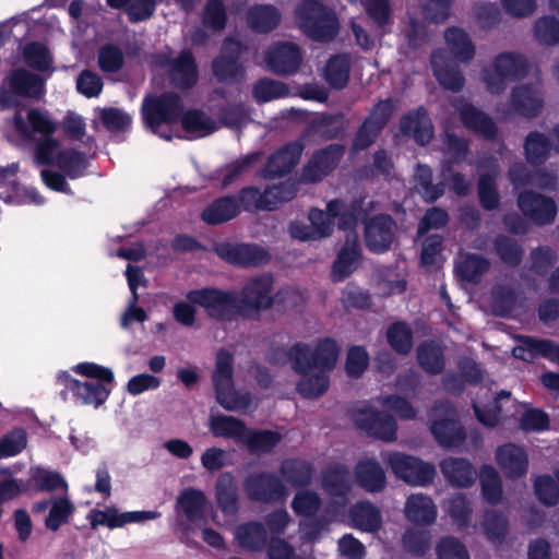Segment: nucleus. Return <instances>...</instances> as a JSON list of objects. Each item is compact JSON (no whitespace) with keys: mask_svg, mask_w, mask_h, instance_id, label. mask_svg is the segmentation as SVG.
Listing matches in <instances>:
<instances>
[{"mask_svg":"<svg viewBox=\"0 0 559 559\" xmlns=\"http://www.w3.org/2000/svg\"><path fill=\"white\" fill-rule=\"evenodd\" d=\"M273 288V276L264 273L249 280L240 294L233 289L204 287L188 292L187 299L202 307L211 319L230 322L237 318L255 319L262 311L271 309Z\"/></svg>","mask_w":559,"mask_h":559,"instance_id":"f257e3e1","label":"nucleus"},{"mask_svg":"<svg viewBox=\"0 0 559 559\" xmlns=\"http://www.w3.org/2000/svg\"><path fill=\"white\" fill-rule=\"evenodd\" d=\"M234 355L226 348H219L212 372L216 402L228 412L246 409L252 402L250 392L239 393L234 382Z\"/></svg>","mask_w":559,"mask_h":559,"instance_id":"f03ea898","label":"nucleus"},{"mask_svg":"<svg viewBox=\"0 0 559 559\" xmlns=\"http://www.w3.org/2000/svg\"><path fill=\"white\" fill-rule=\"evenodd\" d=\"M46 93L44 79L25 69H12L3 79L0 86V107L16 108L21 98L39 100Z\"/></svg>","mask_w":559,"mask_h":559,"instance_id":"7ed1b4c3","label":"nucleus"},{"mask_svg":"<svg viewBox=\"0 0 559 559\" xmlns=\"http://www.w3.org/2000/svg\"><path fill=\"white\" fill-rule=\"evenodd\" d=\"M182 98L175 92L147 95L142 103L141 114L144 124L155 134L169 141L170 134L159 132L163 124L177 123L182 115Z\"/></svg>","mask_w":559,"mask_h":559,"instance_id":"20e7f679","label":"nucleus"},{"mask_svg":"<svg viewBox=\"0 0 559 559\" xmlns=\"http://www.w3.org/2000/svg\"><path fill=\"white\" fill-rule=\"evenodd\" d=\"M530 63L525 56L504 51L499 53L493 60V69L484 72V81L489 93L493 95L501 94L507 86V82H515L528 74Z\"/></svg>","mask_w":559,"mask_h":559,"instance_id":"39448f33","label":"nucleus"},{"mask_svg":"<svg viewBox=\"0 0 559 559\" xmlns=\"http://www.w3.org/2000/svg\"><path fill=\"white\" fill-rule=\"evenodd\" d=\"M243 491L249 501L260 504H277L286 501L289 490L274 472L259 471L248 474Z\"/></svg>","mask_w":559,"mask_h":559,"instance_id":"423d86ee","label":"nucleus"},{"mask_svg":"<svg viewBox=\"0 0 559 559\" xmlns=\"http://www.w3.org/2000/svg\"><path fill=\"white\" fill-rule=\"evenodd\" d=\"M245 50L242 43L228 37L223 44V51L212 61V72L215 79L226 85L240 84L246 79V67L240 61Z\"/></svg>","mask_w":559,"mask_h":559,"instance_id":"0eeeda50","label":"nucleus"},{"mask_svg":"<svg viewBox=\"0 0 559 559\" xmlns=\"http://www.w3.org/2000/svg\"><path fill=\"white\" fill-rule=\"evenodd\" d=\"M385 462L392 473L408 485L427 486L436 476V467L432 463L424 462L411 454L395 451L388 455Z\"/></svg>","mask_w":559,"mask_h":559,"instance_id":"6e6552de","label":"nucleus"},{"mask_svg":"<svg viewBox=\"0 0 559 559\" xmlns=\"http://www.w3.org/2000/svg\"><path fill=\"white\" fill-rule=\"evenodd\" d=\"M215 253L228 264L238 267L262 266L271 260V254L255 243L222 241L214 246Z\"/></svg>","mask_w":559,"mask_h":559,"instance_id":"1a4fd4ad","label":"nucleus"},{"mask_svg":"<svg viewBox=\"0 0 559 559\" xmlns=\"http://www.w3.org/2000/svg\"><path fill=\"white\" fill-rule=\"evenodd\" d=\"M396 233L397 223L390 214H376L365 221V246L371 253H385L391 250Z\"/></svg>","mask_w":559,"mask_h":559,"instance_id":"9d476101","label":"nucleus"},{"mask_svg":"<svg viewBox=\"0 0 559 559\" xmlns=\"http://www.w3.org/2000/svg\"><path fill=\"white\" fill-rule=\"evenodd\" d=\"M353 421L358 429L370 437L386 442L396 439L397 424L389 413L378 411L374 407H362L353 413Z\"/></svg>","mask_w":559,"mask_h":559,"instance_id":"9b49d317","label":"nucleus"},{"mask_svg":"<svg viewBox=\"0 0 559 559\" xmlns=\"http://www.w3.org/2000/svg\"><path fill=\"white\" fill-rule=\"evenodd\" d=\"M345 154V145L331 143L313 152L302 169L307 182L317 183L329 176L340 164Z\"/></svg>","mask_w":559,"mask_h":559,"instance_id":"f8f14e48","label":"nucleus"},{"mask_svg":"<svg viewBox=\"0 0 559 559\" xmlns=\"http://www.w3.org/2000/svg\"><path fill=\"white\" fill-rule=\"evenodd\" d=\"M518 206L522 214L537 226L552 224L558 213L557 203L552 198L533 190L519 193Z\"/></svg>","mask_w":559,"mask_h":559,"instance_id":"ddd939ff","label":"nucleus"},{"mask_svg":"<svg viewBox=\"0 0 559 559\" xmlns=\"http://www.w3.org/2000/svg\"><path fill=\"white\" fill-rule=\"evenodd\" d=\"M159 64L168 68L169 81L178 90L187 91L198 83L199 69L190 49H182L175 58L165 56Z\"/></svg>","mask_w":559,"mask_h":559,"instance_id":"4468645a","label":"nucleus"},{"mask_svg":"<svg viewBox=\"0 0 559 559\" xmlns=\"http://www.w3.org/2000/svg\"><path fill=\"white\" fill-rule=\"evenodd\" d=\"M265 61L270 71L276 75L295 74L302 62L300 47L292 41H278L266 51Z\"/></svg>","mask_w":559,"mask_h":559,"instance_id":"2eb2a0df","label":"nucleus"},{"mask_svg":"<svg viewBox=\"0 0 559 559\" xmlns=\"http://www.w3.org/2000/svg\"><path fill=\"white\" fill-rule=\"evenodd\" d=\"M58 382L70 391L84 405L99 407L111 393V386L108 383L94 381H80L73 378L68 371H61L58 374Z\"/></svg>","mask_w":559,"mask_h":559,"instance_id":"dca6fc26","label":"nucleus"},{"mask_svg":"<svg viewBox=\"0 0 559 559\" xmlns=\"http://www.w3.org/2000/svg\"><path fill=\"white\" fill-rule=\"evenodd\" d=\"M304 152V144L289 142L271 153L261 171L264 179H275L292 173L298 165Z\"/></svg>","mask_w":559,"mask_h":559,"instance_id":"f3484780","label":"nucleus"},{"mask_svg":"<svg viewBox=\"0 0 559 559\" xmlns=\"http://www.w3.org/2000/svg\"><path fill=\"white\" fill-rule=\"evenodd\" d=\"M459 61L450 60L445 49H437L431 53L430 63L439 84L448 91L459 93L465 85V78L457 64Z\"/></svg>","mask_w":559,"mask_h":559,"instance_id":"a211bd4d","label":"nucleus"},{"mask_svg":"<svg viewBox=\"0 0 559 559\" xmlns=\"http://www.w3.org/2000/svg\"><path fill=\"white\" fill-rule=\"evenodd\" d=\"M430 430L438 444L445 449L461 447L467 437L453 408L448 409L445 416L433 419Z\"/></svg>","mask_w":559,"mask_h":559,"instance_id":"6ab92c4d","label":"nucleus"},{"mask_svg":"<svg viewBox=\"0 0 559 559\" xmlns=\"http://www.w3.org/2000/svg\"><path fill=\"white\" fill-rule=\"evenodd\" d=\"M362 251L357 234L347 235L332 264V278L342 282L349 277L360 264Z\"/></svg>","mask_w":559,"mask_h":559,"instance_id":"aec40b11","label":"nucleus"},{"mask_svg":"<svg viewBox=\"0 0 559 559\" xmlns=\"http://www.w3.org/2000/svg\"><path fill=\"white\" fill-rule=\"evenodd\" d=\"M496 461L509 479H519L527 473L528 456L521 445L514 443L499 445L496 451Z\"/></svg>","mask_w":559,"mask_h":559,"instance_id":"412c9836","label":"nucleus"},{"mask_svg":"<svg viewBox=\"0 0 559 559\" xmlns=\"http://www.w3.org/2000/svg\"><path fill=\"white\" fill-rule=\"evenodd\" d=\"M459 117L468 131L487 141L496 140L498 127L493 119L485 111L478 109L471 103H466L459 108Z\"/></svg>","mask_w":559,"mask_h":559,"instance_id":"4be33fe9","label":"nucleus"},{"mask_svg":"<svg viewBox=\"0 0 559 559\" xmlns=\"http://www.w3.org/2000/svg\"><path fill=\"white\" fill-rule=\"evenodd\" d=\"M328 211L334 221L337 219V228L343 231H349L348 235L357 234L356 227L366 215L364 199H354L349 204L334 199L328 203Z\"/></svg>","mask_w":559,"mask_h":559,"instance_id":"5701e85b","label":"nucleus"},{"mask_svg":"<svg viewBox=\"0 0 559 559\" xmlns=\"http://www.w3.org/2000/svg\"><path fill=\"white\" fill-rule=\"evenodd\" d=\"M400 129L403 134L412 135L421 146L427 145L433 136L431 120L424 107L405 114L401 118Z\"/></svg>","mask_w":559,"mask_h":559,"instance_id":"b1692460","label":"nucleus"},{"mask_svg":"<svg viewBox=\"0 0 559 559\" xmlns=\"http://www.w3.org/2000/svg\"><path fill=\"white\" fill-rule=\"evenodd\" d=\"M239 214V202L235 194H229L210 202L201 212V219L210 226H217L233 221Z\"/></svg>","mask_w":559,"mask_h":559,"instance_id":"393cba45","label":"nucleus"},{"mask_svg":"<svg viewBox=\"0 0 559 559\" xmlns=\"http://www.w3.org/2000/svg\"><path fill=\"white\" fill-rule=\"evenodd\" d=\"M13 126L17 133L25 139L31 138L32 132L47 136L53 135L57 130L56 123L38 108H31L27 111V121L21 114H15Z\"/></svg>","mask_w":559,"mask_h":559,"instance_id":"a878e982","label":"nucleus"},{"mask_svg":"<svg viewBox=\"0 0 559 559\" xmlns=\"http://www.w3.org/2000/svg\"><path fill=\"white\" fill-rule=\"evenodd\" d=\"M499 166L491 163L486 173H480L477 180V197L483 210L491 212L500 207L501 199L497 187Z\"/></svg>","mask_w":559,"mask_h":559,"instance_id":"bb28decb","label":"nucleus"},{"mask_svg":"<svg viewBox=\"0 0 559 559\" xmlns=\"http://www.w3.org/2000/svg\"><path fill=\"white\" fill-rule=\"evenodd\" d=\"M510 102L514 112L526 118L538 116L543 108V98L538 91L527 84L515 86Z\"/></svg>","mask_w":559,"mask_h":559,"instance_id":"cd10ccee","label":"nucleus"},{"mask_svg":"<svg viewBox=\"0 0 559 559\" xmlns=\"http://www.w3.org/2000/svg\"><path fill=\"white\" fill-rule=\"evenodd\" d=\"M440 469L447 480L454 487L467 488L476 478V471L468 460L447 457L440 462Z\"/></svg>","mask_w":559,"mask_h":559,"instance_id":"c85d7f7f","label":"nucleus"},{"mask_svg":"<svg viewBox=\"0 0 559 559\" xmlns=\"http://www.w3.org/2000/svg\"><path fill=\"white\" fill-rule=\"evenodd\" d=\"M354 473L357 484L368 492H380L385 487V473L376 459L359 461Z\"/></svg>","mask_w":559,"mask_h":559,"instance_id":"c756f323","label":"nucleus"},{"mask_svg":"<svg viewBox=\"0 0 559 559\" xmlns=\"http://www.w3.org/2000/svg\"><path fill=\"white\" fill-rule=\"evenodd\" d=\"M321 487L331 497H345L352 489L350 471L336 463L321 472Z\"/></svg>","mask_w":559,"mask_h":559,"instance_id":"7c9ffc66","label":"nucleus"},{"mask_svg":"<svg viewBox=\"0 0 559 559\" xmlns=\"http://www.w3.org/2000/svg\"><path fill=\"white\" fill-rule=\"evenodd\" d=\"M404 514L408 522L426 526L435 522L437 509L430 497L417 493L411 495L406 499Z\"/></svg>","mask_w":559,"mask_h":559,"instance_id":"2f4dec72","label":"nucleus"},{"mask_svg":"<svg viewBox=\"0 0 559 559\" xmlns=\"http://www.w3.org/2000/svg\"><path fill=\"white\" fill-rule=\"evenodd\" d=\"M177 506L182 510L189 523L181 524L185 532L191 531V523L205 519L206 497L200 489L188 488L177 498Z\"/></svg>","mask_w":559,"mask_h":559,"instance_id":"473e14b6","label":"nucleus"},{"mask_svg":"<svg viewBox=\"0 0 559 559\" xmlns=\"http://www.w3.org/2000/svg\"><path fill=\"white\" fill-rule=\"evenodd\" d=\"M280 476L294 488L308 487L314 476V468L311 463L301 459H285L278 468Z\"/></svg>","mask_w":559,"mask_h":559,"instance_id":"72a5a7b5","label":"nucleus"},{"mask_svg":"<svg viewBox=\"0 0 559 559\" xmlns=\"http://www.w3.org/2000/svg\"><path fill=\"white\" fill-rule=\"evenodd\" d=\"M215 498L219 510L227 515L239 511V489L235 477L226 472L219 475L215 484Z\"/></svg>","mask_w":559,"mask_h":559,"instance_id":"f704fd0d","label":"nucleus"},{"mask_svg":"<svg viewBox=\"0 0 559 559\" xmlns=\"http://www.w3.org/2000/svg\"><path fill=\"white\" fill-rule=\"evenodd\" d=\"M280 22L281 13L272 4H255L247 13V24L255 33H270L277 27Z\"/></svg>","mask_w":559,"mask_h":559,"instance_id":"c9c22d12","label":"nucleus"},{"mask_svg":"<svg viewBox=\"0 0 559 559\" xmlns=\"http://www.w3.org/2000/svg\"><path fill=\"white\" fill-rule=\"evenodd\" d=\"M444 39L454 61L467 63L474 59L475 46L465 31L451 26L444 32Z\"/></svg>","mask_w":559,"mask_h":559,"instance_id":"e433bc0d","label":"nucleus"},{"mask_svg":"<svg viewBox=\"0 0 559 559\" xmlns=\"http://www.w3.org/2000/svg\"><path fill=\"white\" fill-rule=\"evenodd\" d=\"M236 538L242 548L260 551L267 545V531L263 523L251 521L237 527Z\"/></svg>","mask_w":559,"mask_h":559,"instance_id":"4c0bfd02","label":"nucleus"},{"mask_svg":"<svg viewBox=\"0 0 559 559\" xmlns=\"http://www.w3.org/2000/svg\"><path fill=\"white\" fill-rule=\"evenodd\" d=\"M210 432L215 438L235 439L241 442L247 432V426L243 420L229 415H215L210 418Z\"/></svg>","mask_w":559,"mask_h":559,"instance_id":"58836bf2","label":"nucleus"},{"mask_svg":"<svg viewBox=\"0 0 559 559\" xmlns=\"http://www.w3.org/2000/svg\"><path fill=\"white\" fill-rule=\"evenodd\" d=\"M417 361L431 376L442 373L445 367L443 350L435 341H424L418 345Z\"/></svg>","mask_w":559,"mask_h":559,"instance_id":"ea45409f","label":"nucleus"},{"mask_svg":"<svg viewBox=\"0 0 559 559\" xmlns=\"http://www.w3.org/2000/svg\"><path fill=\"white\" fill-rule=\"evenodd\" d=\"M552 143L550 139L539 131H531L524 141V154L526 162L538 166L544 164L550 156Z\"/></svg>","mask_w":559,"mask_h":559,"instance_id":"a19ab883","label":"nucleus"},{"mask_svg":"<svg viewBox=\"0 0 559 559\" xmlns=\"http://www.w3.org/2000/svg\"><path fill=\"white\" fill-rule=\"evenodd\" d=\"M349 514L353 525L364 532L374 533L382 525L381 512L371 502H358L352 508Z\"/></svg>","mask_w":559,"mask_h":559,"instance_id":"79ce46f5","label":"nucleus"},{"mask_svg":"<svg viewBox=\"0 0 559 559\" xmlns=\"http://www.w3.org/2000/svg\"><path fill=\"white\" fill-rule=\"evenodd\" d=\"M350 73V60L346 53L333 55L326 62L324 80L334 90H343Z\"/></svg>","mask_w":559,"mask_h":559,"instance_id":"37998d69","label":"nucleus"},{"mask_svg":"<svg viewBox=\"0 0 559 559\" xmlns=\"http://www.w3.org/2000/svg\"><path fill=\"white\" fill-rule=\"evenodd\" d=\"M489 269L490 262L487 258L476 253H467L455 266V272L460 280L477 284Z\"/></svg>","mask_w":559,"mask_h":559,"instance_id":"c03bdc74","label":"nucleus"},{"mask_svg":"<svg viewBox=\"0 0 559 559\" xmlns=\"http://www.w3.org/2000/svg\"><path fill=\"white\" fill-rule=\"evenodd\" d=\"M282 440V435L275 430H257L247 428L241 443L252 453H270Z\"/></svg>","mask_w":559,"mask_h":559,"instance_id":"a18cd8bd","label":"nucleus"},{"mask_svg":"<svg viewBox=\"0 0 559 559\" xmlns=\"http://www.w3.org/2000/svg\"><path fill=\"white\" fill-rule=\"evenodd\" d=\"M56 166H58L66 176L74 180L85 175L88 168V160L85 153L73 147H68L62 148L58 154Z\"/></svg>","mask_w":559,"mask_h":559,"instance_id":"49530a36","label":"nucleus"},{"mask_svg":"<svg viewBox=\"0 0 559 559\" xmlns=\"http://www.w3.org/2000/svg\"><path fill=\"white\" fill-rule=\"evenodd\" d=\"M386 342L400 355H408L414 345V333L405 321H396L386 330Z\"/></svg>","mask_w":559,"mask_h":559,"instance_id":"de8ad7c7","label":"nucleus"},{"mask_svg":"<svg viewBox=\"0 0 559 559\" xmlns=\"http://www.w3.org/2000/svg\"><path fill=\"white\" fill-rule=\"evenodd\" d=\"M277 353L283 354V358H288L293 370L300 376H307L316 368L313 352H311L310 346L306 343H295L287 350H280Z\"/></svg>","mask_w":559,"mask_h":559,"instance_id":"09e8293b","label":"nucleus"},{"mask_svg":"<svg viewBox=\"0 0 559 559\" xmlns=\"http://www.w3.org/2000/svg\"><path fill=\"white\" fill-rule=\"evenodd\" d=\"M338 19L333 10L314 20L304 32L318 41H330L338 34Z\"/></svg>","mask_w":559,"mask_h":559,"instance_id":"8fccbe9b","label":"nucleus"},{"mask_svg":"<svg viewBox=\"0 0 559 559\" xmlns=\"http://www.w3.org/2000/svg\"><path fill=\"white\" fill-rule=\"evenodd\" d=\"M201 23L205 29L215 33L224 31L228 23L227 9L223 0H206L201 13Z\"/></svg>","mask_w":559,"mask_h":559,"instance_id":"3c124183","label":"nucleus"},{"mask_svg":"<svg viewBox=\"0 0 559 559\" xmlns=\"http://www.w3.org/2000/svg\"><path fill=\"white\" fill-rule=\"evenodd\" d=\"M311 129L324 140L337 139L345 131V116L343 112L322 114L311 121Z\"/></svg>","mask_w":559,"mask_h":559,"instance_id":"603ef678","label":"nucleus"},{"mask_svg":"<svg viewBox=\"0 0 559 559\" xmlns=\"http://www.w3.org/2000/svg\"><path fill=\"white\" fill-rule=\"evenodd\" d=\"M444 147L449 158L442 164V176L452 170L453 164H460L465 160L469 152V142L453 132L447 131L444 133Z\"/></svg>","mask_w":559,"mask_h":559,"instance_id":"864d4df0","label":"nucleus"},{"mask_svg":"<svg viewBox=\"0 0 559 559\" xmlns=\"http://www.w3.org/2000/svg\"><path fill=\"white\" fill-rule=\"evenodd\" d=\"M289 95L286 83L270 78L257 80L252 86V96L258 104L267 103Z\"/></svg>","mask_w":559,"mask_h":559,"instance_id":"5fc2aeb1","label":"nucleus"},{"mask_svg":"<svg viewBox=\"0 0 559 559\" xmlns=\"http://www.w3.org/2000/svg\"><path fill=\"white\" fill-rule=\"evenodd\" d=\"M364 8L381 34H388L394 23L390 0H365Z\"/></svg>","mask_w":559,"mask_h":559,"instance_id":"6e6d98bb","label":"nucleus"},{"mask_svg":"<svg viewBox=\"0 0 559 559\" xmlns=\"http://www.w3.org/2000/svg\"><path fill=\"white\" fill-rule=\"evenodd\" d=\"M179 121L186 132L198 133L200 136L209 135L216 130L213 119L199 109H183Z\"/></svg>","mask_w":559,"mask_h":559,"instance_id":"4d7b16f0","label":"nucleus"},{"mask_svg":"<svg viewBox=\"0 0 559 559\" xmlns=\"http://www.w3.org/2000/svg\"><path fill=\"white\" fill-rule=\"evenodd\" d=\"M75 511L74 504L67 497H53L52 506L45 519V527L57 532L61 526L69 523Z\"/></svg>","mask_w":559,"mask_h":559,"instance_id":"13d9d810","label":"nucleus"},{"mask_svg":"<svg viewBox=\"0 0 559 559\" xmlns=\"http://www.w3.org/2000/svg\"><path fill=\"white\" fill-rule=\"evenodd\" d=\"M493 249L499 259L508 266L518 267L521 264L524 250L515 239L498 235L493 240Z\"/></svg>","mask_w":559,"mask_h":559,"instance_id":"bf43d9fd","label":"nucleus"},{"mask_svg":"<svg viewBox=\"0 0 559 559\" xmlns=\"http://www.w3.org/2000/svg\"><path fill=\"white\" fill-rule=\"evenodd\" d=\"M236 198L242 211L248 213L270 212L265 190L261 191L255 186H247L239 190Z\"/></svg>","mask_w":559,"mask_h":559,"instance_id":"052dcab7","label":"nucleus"},{"mask_svg":"<svg viewBox=\"0 0 559 559\" xmlns=\"http://www.w3.org/2000/svg\"><path fill=\"white\" fill-rule=\"evenodd\" d=\"M338 355L340 346L334 338L320 340L313 350L316 368L328 373L335 367Z\"/></svg>","mask_w":559,"mask_h":559,"instance_id":"680f3d73","label":"nucleus"},{"mask_svg":"<svg viewBox=\"0 0 559 559\" xmlns=\"http://www.w3.org/2000/svg\"><path fill=\"white\" fill-rule=\"evenodd\" d=\"M330 386V378L326 372L319 370L314 374L301 376L297 382V392L305 399H318L322 396Z\"/></svg>","mask_w":559,"mask_h":559,"instance_id":"e2e57ef3","label":"nucleus"},{"mask_svg":"<svg viewBox=\"0 0 559 559\" xmlns=\"http://www.w3.org/2000/svg\"><path fill=\"white\" fill-rule=\"evenodd\" d=\"M430 538L428 531L409 527L402 535V547L414 557H423L430 549Z\"/></svg>","mask_w":559,"mask_h":559,"instance_id":"0e129e2a","label":"nucleus"},{"mask_svg":"<svg viewBox=\"0 0 559 559\" xmlns=\"http://www.w3.org/2000/svg\"><path fill=\"white\" fill-rule=\"evenodd\" d=\"M22 55L24 62L37 71H46L52 63L48 47L39 41L27 43L23 48Z\"/></svg>","mask_w":559,"mask_h":559,"instance_id":"69168bd1","label":"nucleus"},{"mask_svg":"<svg viewBox=\"0 0 559 559\" xmlns=\"http://www.w3.org/2000/svg\"><path fill=\"white\" fill-rule=\"evenodd\" d=\"M479 480L484 499L491 504L500 502L502 497V484L497 471L490 465H484Z\"/></svg>","mask_w":559,"mask_h":559,"instance_id":"338daca9","label":"nucleus"},{"mask_svg":"<svg viewBox=\"0 0 559 559\" xmlns=\"http://www.w3.org/2000/svg\"><path fill=\"white\" fill-rule=\"evenodd\" d=\"M534 493L537 500L546 507H555L559 503V485L548 474L539 475L534 480Z\"/></svg>","mask_w":559,"mask_h":559,"instance_id":"774afa93","label":"nucleus"}]
</instances>
